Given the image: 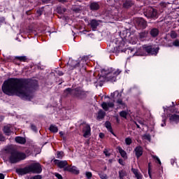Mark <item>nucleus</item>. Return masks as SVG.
I'll return each instance as SVG.
<instances>
[{"mask_svg": "<svg viewBox=\"0 0 179 179\" xmlns=\"http://www.w3.org/2000/svg\"><path fill=\"white\" fill-rule=\"evenodd\" d=\"M64 171H69V173L73 174H79V170H78L76 166H67L64 168Z\"/></svg>", "mask_w": 179, "mask_h": 179, "instance_id": "f8f14e48", "label": "nucleus"}, {"mask_svg": "<svg viewBox=\"0 0 179 179\" xmlns=\"http://www.w3.org/2000/svg\"><path fill=\"white\" fill-rule=\"evenodd\" d=\"M15 141L17 143H20V145H24L26 143V138L20 136H17L15 138Z\"/></svg>", "mask_w": 179, "mask_h": 179, "instance_id": "dca6fc26", "label": "nucleus"}, {"mask_svg": "<svg viewBox=\"0 0 179 179\" xmlns=\"http://www.w3.org/2000/svg\"><path fill=\"white\" fill-rule=\"evenodd\" d=\"M169 120L172 122H179V115L174 114L171 116H169Z\"/></svg>", "mask_w": 179, "mask_h": 179, "instance_id": "a211bd4d", "label": "nucleus"}, {"mask_svg": "<svg viewBox=\"0 0 179 179\" xmlns=\"http://www.w3.org/2000/svg\"><path fill=\"white\" fill-rule=\"evenodd\" d=\"M30 179H41V176L36 175L30 178Z\"/></svg>", "mask_w": 179, "mask_h": 179, "instance_id": "58836bf2", "label": "nucleus"}, {"mask_svg": "<svg viewBox=\"0 0 179 179\" xmlns=\"http://www.w3.org/2000/svg\"><path fill=\"white\" fill-rule=\"evenodd\" d=\"M105 127L106 128H107L109 132H110L111 134H113V135H114V132H113V127H111V123L110 122H106L105 123Z\"/></svg>", "mask_w": 179, "mask_h": 179, "instance_id": "412c9836", "label": "nucleus"}, {"mask_svg": "<svg viewBox=\"0 0 179 179\" xmlns=\"http://www.w3.org/2000/svg\"><path fill=\"white\" fill-rule=\"evenodd\" d=\"M101 179H108V176H107V174L101 173L99 174Z\"/></svg>", "mask_w": 179, "mask_h": 179, "instance_id": "473e14b6", "label": "nucleus"}, {"mask_svg": "<svg viewBox=\"0 0 179 179\" xmlns=\"http://www.w3.org/2000/svg\"><path fill=\"white\" fill-rule=\"evenodd\" d=\"M134 153H135L137 159H139V157H141V156H142V155H143V148H142L141 146H137L134 149Z\"/></svg>", "mask_w": 179, "mask_h": 179, "instance_id": "4468645a", "label": "nucleus"}, {"mask_svg": "<svg viewBox=\"0 0 179 179\" xmlns=\"http://www.w3.org/2000/svg\"><path fill=\"white\" fill-rule=\"evenodd\" d=\"M173 45H174L175 47H179V41L176 40L175 41H173Z\"/></svg>", "mask_w": 179, "mask_h": 179, "instance_id": "e433bc0d", "label": "nucleus"}, {"mask_svg": "<svg viewBox=\"0 0 179 179\" xmlns=\"http://www.w3.org/2000/svg\"><path fill=\"white\" fill-rule=\"evenodd\" d=\"M145 15L147 17H156L157 16V11L152 7H149L145 11Z\"/></svg>", "mask_w": 179, "mask_h": 179, "instance_id": "0eeeda50", "label": "nucleus"}, {"mask_svg": "<svg viewBox=\"0 0 179 179\" xmlns=\"http://www.w3.org/2000/svg\"><path fill=\"white\" fill-rule=\"evenodd\" d=\"M122 159H119V163L122 164Z\"/></svg>", "mask_w": 179, "mask_h": 179, "instance_id": "4d7b16f0", "label": "nucleus"}, {"mask_svg": "<svg viewBox=\"0 0 179 179\" xmlns=\"http://www.w3.org/2000/svg\"><path fill=\"white\" fill-rule=\"evenodd\" d=\"M0 179H1V173H0Z\"/></svg>", "mask_w": 179, "mask_h": 179, "instance_id": "e2e57ef3", "label": "nucleus"}, {"mask_svg": "<svg viewBox=\"0 0 179 179\" xmlns=\"http://www.w3.org/2000/svg\"><path fill=\"white\" fill-rule=\"evenodd\" d=\"M90 8L91 10H99L100 5H99V3L94 2L90 4Z\"/></svg>", "mask_w": 179, "mask_h": 179, "instance_id": "f3484780", "label": "nucleus"}, {"mask_svg": "<svg viewBox=\"0 0 179 179\" xmlns=\"http://www.w3.org/2000/svg\"><path fill=\"white\" fill-rule=\"evenodd\" d=\"M171 38H177V32L176 31H171V34H170Z\"/></svg>", "mask_w": 179, "mask_h": 179, "instance_id": "72a5a7b5", "label": "nucleus"}, {"mask_svg": "<svg viewBox=\"0 0 179 179\" xmlns=\"http://www.w3.org/2000/svg\"><path fill=\"white\" fill-rule=\"evenodd\" d=\"M114 102H103L101 107L104 111H108L110 108H114Z\"/></svg>", "mask_w": 179, "mask_h": 179, "instance_id": "1a4fd4ad", "label": "nucleus"}, {"mask_svg": "<svg viewBox=\"0 0 179 179\" xmlns=\"http://www.w3.org/2000/svg\"><path fill=\"white\" fill-rule=\"evenodd\" d=\"M123 6H124V8H129V7L132 6V1H126L123 3Z\"/></svg>", "mask_w": 179, "mask_h": 179, "instance_id": "c85d7f7f", "label": "nucleus"}, {"mask_svg": "<svg viewBox=\"0 0 179 179\" xmlns=\"http://www.w3.org/2000/svg\"><path fill=\"white\" fill-rule=\"evenodd\" d=\"M41 171H43V169L39 163L31 164L25 168L16 169V173H17L19 176H24V174H29V173L40 174Z\"/></svg>", "mask_w": 179, "mask_h": 179, "instance_id": "f03ea898", "label": "nucleus"}, {"mask_svg": "<svg viewBox=\"0 0 179 179\" xmlns=\"http://www.w3.org/2000/svg\"><path fill=\"white\" fill-rule=\"evenodd\" d=\"M64 157V152H57V159H62Z\"/></svg>", "mask_w": 179, "mask_h": 179, "instance_id": "f704fd0d", "label": "nucleus"}, {"mask_svg": "<svg viewBox=\"0 0 179 179\" xmlns=\"http://www.w3.org/2000/svg\"><path fill=\"white\" fill-rule=\"evenodd\" d=\"M152 157H153V159H155V160H157L159 164H162V162L160 161V159H159V158L157 157V156L153 155Z\"/></svg>", "mask_w": 179, "mask_h": 179, "instance_id": "ea45409f", "label": "nucleus"}, {"mask_svg": "<svg viewBox=\"0 0 179 179\" xmlns=\"http://www.w3.org/2000/svg\"><path fill=\"white\" fill-rule=\"evenodd\" d=\"M64 93H67V94H72L78 99H84L86 96V93H85L80 88H76L75 90L67 88L64 90Z\"/></svg>", "mask_w": 179, "mask_h": 179, "instance_id": "39448f33", "label": "nucleus"}, {"mask_svg": "<svg viewBox=\"0 0 179 179\" xmlns=\"http://www.w3.org/2000/svg\"><path fill=\"white\" fill-rule=\"evenodd\" d=\"M114 93H115V94H117L118 92L115 91Z\"/></svg>", "mask_w": 179, "mask_h": 179, "instance_id": "052dcab7", "label": "nucleus"}, {"mask_svg": "<svg viewBox=\"0 0 179 179\" xmlns=\"http://www.w3.org/2000/svg\"><path fill=\"white\" fill-rule=\"evenodd\" d=\"M31 128L32 131H34V132L37 131V127H36V126L34 124H31Z\"/></svg>", "mask_w": 179, "mask_h": 179, "instance_id": "a19ab883", "label": "nucleus"}, {"mask_svg": "<svg viewBox=\"0 0 179 179\" xmlns=\"http://www.w3.org/2000/svg\"><path fill=\"white\" fill-rule=\"evenodd\" d=\"M148 174H149L150 178H152V173H150V169H148Z\"/></svg>", "mask_w": 179, "mask_h": 179, "instance_id": "de8ad7c7", "label": "nucleus"}, {"mask_svg": "<svg viewBox=\"0 0 179 179\" xmlns=\"http://www.w3.org/2000/svg\"><path fill=\"white\" fill-rule=\"evenodd\" d=\"M161 127H166V121L164 120V123L161 124Z\"/></svg>", "mask_w": 179, "mask_h": 179, "instance_id": "8fccbe9b", "label": "nucleus"}, {"mask_svg": "<svg viewBox=\"0 0 179 179\" xmlns=\"http://www.w3.org/2000/svg\"><path fill=\"white\" fill-rule=\"evenodd\" d=\"M49 129L50 132H53L54 134L58 132V127L54 124L50 125Z\"/></svg>", "mask_w": 179, "mask_h": 179, "instance_id": "b1692460", "label": "nucleus"}, {"mask_svg": "<svg viewBox=\"0 0 179 179\" xmlns=\"http://www.w3.org/2000/svg\"><path fill=\"white\" fill-rule=\"evenodd\" d=\"M55 177L58 179H63L62 176L59 173H55Z\"/></svg>", "mask_w": 179, "mask_h": 179, "instance_id": "79ce46f5", "label": "nucleus"}, {"mask_svg": "<svg viewBox=\"0 0 179 179\" xmlns=\"http://www.w3.org/2000/svg\"><path fill=\"white\" fill-rule=\"evenodd\" d=\"M144 139H146L147 141H149L150 142V135L149 134H145L143 136Z\"/></svg>", "mask_w": 179, "mask_h": 179, "instance_id": "c9c22d12", "label": "nucleus"}, {"mask_svg": "<svg viewBox=\"0 0 179 179\" xmlns=\"http://www.w3.org/2000/svg\"><path fill=\"white\" fill-rule=\"evenodd\" d=\"M15 59H17L21 62H26V60L27 59V58L26 57V56H16Z\"/></svg>", "mask_w": 179, "mask_h": 179, "instance_id": "393cba45", "label": "nucleus"}, {"mask_svg": "<svg viewBox=\"0 0 179 179\" xmlns=\"http://www.w3.org/2000/svg\"><path fill=\"white\" fill-rule=\"evenodd\" d=\"M2 90L8 96H17L24 100H31L33 92L26 87L24 82L19 78H10L5 81Z\"/></svg>", "mask_w": 179, "mask_h": 179, "instance_id": "f257e3e1", "label": "nucleus"}, {"mask_svg": "<svg viewBox=\"0 0 179 179\" xmlns=\"http://www.w3.org/2000/svg\"><path fill=\"white\" fill-rule=\"evenodd\" d=\"M136 125L137 128H140L139 124L136 123Z\"/></svg>", "mask_w": 179, "mask_h": 179, "instance_id": "13d9d810", "label": "nucleus"}, {"mask_svg": "<svg viewBox=\"0 0 179 179\" xmlns=\"http://www.w3.org/2000/svg\"><path fill=\"white\" fill-rule=\"evenodd\" d=\"M136 24L140 27V29H145L148 26V24L143 18H137L136 20Z\"/></svg>", "mask_w": 179, "mask_h": 179, "instance_id": "6e6552de", "label": "nucleus"}, {"mask_svg": "<svg viewBox=\"0 0 179 179\" xmlns=\"http://www.w3.org/2000/svg\"><path fill=\"white\" fill-rule=\"evenodd\" d=\"M150 34H151L152 37H157V36H159V29H157L156 28H153L150 31Z\"/></svg>", "mask_w": 179, "mask_h": 179, "instance_id": "6ab92c4d", "label": "nucleus"}, {"mask_svg": "<svg viewBox=\"0 0 179 179\" xmlns=\"http://www.w3.org/2000/svg\"><path fill=\"white\" fill-rule=\"evenodd\" d=\"M57 73L59 76H62V75H64V73H62V71H58Z\"/></svg>", "mask_w": 179, "mask_h": 179, "instance_id": "49530a36", "label": "nucleus"}, {"mask_svg": "<svg viewBox=\"0 0 179 179\" xmlns=\"http://www.w3.org/2000/svg\"><path fill=\"white\" fill-rule=\"evenodd\" d=\"M101 73L103 78H105L107 79V80H110V82H115L117 80V77L120 73H121L122 71L120 69H115L113 68L108 69L107 70L106 69H102L101 70Z\"/></svg>", "mask_w": 179, "mask_h": 179, "instance_id": "7ed1b4c3", "label": "nucleus"}, {"mask_svg": "<svg viewBox=\"0 0 179 179\" xmlns=\"http://www.w3.org/2000/svg\"><path fill=\"white\" fill-rule=\"evenodd\" d=\"M69 64L71 65L72 68H76V66H79V63L76 60L70 61Z\"/></svg>", "mask_w": 179, "mask_h": 179, "instance_id": "bb28decb", "label": "nucleus"}, {"mask_svg": "<svg viewBox=\"0 0 179 179\" xmlns=\"http://www.w3.org/2000/svg\"><path fill=\"white\" fill-rule=\"evenodd\" d=\"M117 149L122 157H123V159H127V152L124 150H122L121 147H118Z\"/></svg>", "mask_w": 179, "mask_h": 179, "instance_id": "4be33fe9", "label": "nucleus"}, {"mask_svg": "<svg viewBox=\"0 0 179 179\" xmlns=\"http://www.w3.org/2000/svg\"><path fill=\"white\" fill-rule=\"evenodd\" d=\"M1 141H5V138L3 137V136H1Z\"/></svg>", "mask_w": 179, "mask_h": 179, "instance_id": "5fc2aeb1", "label": "nucleus"}, {"mask_svg": "<svg viewBox=\"0 0 179 179\" xmlns=\"http://www.w3.org/2000/svg\"><path fill=\"white\" fill-rule=\"evenodd\" d=\"M100 23H101V21L100 20H92L90 22V26H91V28L94 31L96 29H97V27L99 26V24H100Z\"/></svg>", "mask_w": 179, "mask_h": 179, "instance_id": "ddd939ff", "label": "nucleus"}, {"mask_svg": "<svg viewBox=\"0 0 179 179\" xmlns=\"http://www.w3.org/2000/svg\"><path fill=\"white\" fill-rule=\"evenodd\" d=\"M73 10L74 12H79V10H80V8H73Z\"/></svg>", "mask_w": 179, "mask_h": 179, "instance_id": "c03bdc74", "label": "nucleus"}, {"mask_svg": "<svg viewBox=\"0 0 179 179\" xmlns=\"http://www.w3.org/2000/svg\"><path fill=\"white\" fill-rule=\"evenodd\" d=\"M59 134L62 138H64V131H60Z\"/></svg>", "mask_w": 179, "mask_h": 179, "instance_id": "a18cd8bd", "label": "nucleus"}, {"mask_svg": "<svg viewBox=\"0 0 179 179\" xmlns=\"http://www.w3.org/2000/svg\"><path fill=\"white\" fill-rule=\"evenodd\" d=\"M176 162V160H174V159H171V165L172 166H174V163Z\"/></svg>", "mask_w": 179, "mask_h": 179, "instance_id": "09e8293b", "label": "nucleus"}, {"mask_svg": "<svg viewBox=\"0 0 179 179\" xmlns=\"http://www.w3.org/2000/svg\"><path fill=\"white\" fill-rule=\"evenodd\" d=\"M59 2H67L68 0H59Z\"/></svg>", "mask_w": 179, "mask_h": 179, "instance_id": "603ef678", "label": "nucleus"}, {"mask_svg": "<svg viewBox=\"0 0 179 179\" xmlns=\"http://www.w3.org/2000/svg\"><path fill=\"white\" fill-rule=\"evenodd\" d=\"M55 164H56V166H59V169H65V167H66V166H68V162L66 161H61L59 159H55L54 161Z\"/></svg>", "mask_w": 179, "mask_h": 179, "instance_id": "9d476101", "label": "nucleus"}, {"mask_svg": "<svg viewBox=\"0 0 179 179\" xmlns=\"http://www.w3.org/2000/svg\"><path fill=\"white\" fill-rule=\"evenodd\" d=\"M3 132L6 135H10V126H5L3 129Z\"/></svg>", "mask_w": 179, "mask_h": 179, "instance_id": "a878e982", "label": "nucleus"}, {"mask_svg": "<svg viewBox=\"0 0 179 179\" xmlns=\"http://www.w3.org/2000/svg\"><path fill=\"white\" fill-rule=\"evenodd\" d=\"M143 50L148 52V55H157V52H159V48H153L152 46H145Z\"/></svg>", "mask_w": 179, "mask_h": 179, "instance_id": "423d86ee", "label": "nucleus"}, {"mask_svg": "<svg viewBox=\"0 0 179 179\" xmlns=\"http://www.w3.org/2000/svg\"><path fill=\"white\" fill-rule=\"evenodd\" d=\"M120 117L122 118H127V115H128V112L123 110L120 113Z\"/></svg>", "mask_w": 179, "mask_h": 179, "instance_id": "c756f323", "label": "nucleus"}, {"mask_svg": "<svg viewBox=\"0 0 179 179\" xmlns=\"http://www.w3.org/2000/svg\"><path fill=\"white\" fill-rule=\"evenodd\" d=\"M1 179H5V175L1 173Z\"/></svg>", "mask_w": 179, "mask_h": 179, "instance_id": "3c124183", "label": "nucleus"}, {"mask_svg": "<svg viewBox=\"0 0 179 179\" xmlns=\"http://www.w3.org/2000/svg\"><path fill=\"white\" fill-rule=\"evenodd\" d=\"M125 143L126 145H127L128 146L129 145H131V143H132V138L127 137L125 138Z\"/></svg>", "mask_w": 179, "mask_h": 179, "instance_id": "7c9ffc66", "label": "nucleus"}, {"mask_svg": "<svg viewBox=\"0 0 179 179\" xmlns=\"http://www.w3.org/2000/svg\"><path fill=\"white\" fill-rule=\"evenodd\" d=\"M104 117H106V112H104L102 110H100L98 113V116H97L98 120H103Z\"/></svg>", "mask_w": 179, "mask_h": 179, "instance_id": "aec40b11", "label": "nucleus"}, {"mask_svg": "<svg viewBox=\"0 0 179 179\" xmlns=\"http://www.w3.org/2000/svg\"><path fill=\"white\" fill-rule=\"evenodd\" d=\"M119 177L120 179H124V177H127V171H119Z\"/></svg>", "mask_w": 179, "mask_h": 179, "instance_id": "cd10ccee", "label": "nucleus"}, {"mask_svg": "<svg viewBox=\"0 0 179 179\" xmlns=\"http://www.w3.org/2000/svg\"><path fill=\"white\" fill-rule=\"evenodd\" d=\"M116 103L120 106V107H122V108H125L127 107V105H125V103L122 101V99H117Z\"/></svg>", "mask_w": 179, "mask_h": 179, "instance_id": "5701e85b", "label": "nucleus"}, {"mask_svg": "<svg viewBox=\"0 0 179 179\" xmlns=\"http://www.w3.org/2000/svg\"><path fill=\"white\" fill-rule=\"evenodd\" d=\"M131 171L134 173L136 178L142 179L143 176H142V173H141V172H139V170L132 168Z\"/></svg>", "mask_w": 179, "mask_h": 179, "instance_id": "2eb2a0df", "label": "nucleus"}, {"mask_svg": "<svg viewBox=\"0 0 179 179\" xmlns=\"http://www.w3.org/2000/svg\"><path fill=\"white\" fill-rule=\"evenodd\" d=\"M99 136H100V138H103V136H104V135L101 133V134H99Z\"/></svg>", "mask_w": 179, "mask_h": 179, "instance_id": "864d4df0", "label": "nucleus"}, {"mask_svg": "<svg viewBox=\"0 0 179 179\" xmlns=\"http://www.w3.org/2000/svg\"><path fill=\"white\" fill-rule=\"evenodd\" d=\"M103 153H104V155H105L106 156H107V157L110 156V152H108V151L107 150H105L103 151Z\"/></svg>", "mask_w": 179, "mask_h": 179, "instance_id": "37998d69", "label": "nucleus"}, {"mask_svg": "<svg viewBox=\"0 0 179 179\" xmlns=\"http://www.w3.org/2000/svg\"><path fill=\"white\" fill-rule=\"evenodd\" d=\"M48 0H42V2L47 3Z\"/></svg>", "mask_w": 179, "mask_h": 179, "instance_id": "6e6d98bb", "label": "nucleus"}, {"mask_svg": "<svg viewBox=\"0 0 179 179\" xmlns=\"http://www.w3.org/2000/svg\"><path fill=\"white\" fill-rule=\"evenodd\" d=\"M60 13H62V12H60Z\"/></svg>", "mask_w": 179, "mask_h": 179, "instance_id": "0e129e2a", "label": "nucleus"}, {"mask_svg": "<svg viewBox=\"0 0 179 179\" xmlns=\"http://www.w3.org/2000/svg\"><path fill=\"white\" fill-rule=\"evenodd\" d=\"M84 138H89L91 132L90 126L89 124H85L83 129Z\"/></svg>", "mask_w": 179, "mask_h": 179, "instance_id": "9b49d317", "label": "nucleus"}, {"mask_svg": "<svg viewBox=\"0 0 179 179\" xmlns=\"http://www.w3.org/2000/svg\"><path fill=\"white\" fill-rule=\"evenodd\" d=\"M85 176L87 178H88L89 179L92 178V174L91 172H86Z\"/></svg>", "mask_w": 179, "mask_h": 179, "instance_id": "4c0bfd02", "label": "nucleus"}, {"mask_svg": "<svg viewBox=\"0 0 179 179\" xmlns=\"http://www.w3.org/2000/svg\"><path fill=\"white\" fill-rule=\"evenodd\" d=\"M146 37H148V32L144 31L140 33V38H146Z\"/></svg>", "mask_w": 179, "mask_h": 179, "instance_id": "2f4dec72", "label": "nucleus"}, {"mask_svg": "<svg viewBox=\"0 0 179 179\" xmlns=\"http://www.w3.org/2000/svg\"><path fill=\"white\" fill-rule=\"evenodd\" d=\"M139 123H140L141 125H143V122H139Z\"/></svg>", "mask_w": 179, "mask_h": 179, "instance_id": "680f3d73", "label": "nucleus"}, {"mask_svg": "<svg viewBox=\"0 0 179 179\" xmlns=\"http://www.w3.org/2000/svg\"><path fill=\"white\" fill-rule=\"evenodd\" d=\"M26 157L27 156L25 153L14 150L11 152L10 162V163H17L18 162H20V160H24Z\"/></svg>", "mask_w": 179, "mask_h": 179, "instance_id": "20e7f679", "label": "nucleus"}, {"mask_svg": "<svg viewBox=\"0 0 179 179\" xmlns=\"http://www.w3.org/2000/svg\"><path fill=\"white\" fill-rule=\"evenodd\" d=\"M66 9L63 8V13H64V12H66Z\"/></svg>", "mask_w": 179, "mask_h": 179, "instance_id": "bf43d9fd", "label": "nucleus"}]
</instances>
